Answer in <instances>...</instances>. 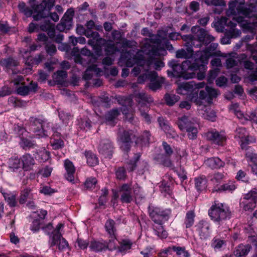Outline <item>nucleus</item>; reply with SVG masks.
<instances>
[{"label":"nucleus","mask_w":257,"mask_h":257,"mask_svg":"<svg viewBox=\"0 0 257 257\" xmlns=\"http://www.w3.org/2000/svg\"><path fill=\"white\" fill-rule=\"evenodd\" d=\"M184 224L186 228H190L193 225V211L190 210L186 213Z\"/></svg>","instance_id":"obj_62"},{"label":"nucleus","mask_w":257,"mask_h":257,"mask_svg":"<svg viewBox=\"0 0 257 257\" xmlns=\"http://www.w3.org/2000/svg\"><path fill=\"white\" fill-rule=\"evenodd\" d=\"M177 124L182 131L187 132L188 138L190 140H193V122L190 120L188 117L184 115L179 117L177 121Z\"/></svg>","instance_id":"obj_15"},{"label":"nucleus","mask_w":257,"mask_h":257,"mask_svg":"<svg viewBox=\"0 0 257 257\" xmlns=\"http://www.w3.org/2000/svg\"><path fill=\"white\" fill-rule=\"evenodd\" d=\"M150 132L148 131H145L143 134L135 140V143L137 145H140L141 147L148 146L151 138Z\"/></svg>","instance_id":"obj_35"},{"label":"nucleus","mask_w":257,"mask_h":257,"mask_svg":"<svg viewBox=\"0 0 257 257\" xmlns=\"http://www.w3.org/2000/svg\"><path fill=\"white\" fill-rule=\"evenodd\" d=\"M251 249V246L249 244H240L235 247L233 255L237 257H244L249 253Z\"/></svg>","instance_id":"obj_30"},{"label":"nucleus","mask_w":257,"mask_h":257,"mask_svg":"<svg viewBox=\"0 0 257 257\" xmlns=\"http://www.w3.org/2000/svg\"><path fill=\"white\" fill-rule=\"evenodd\" d=\"M148 210L150 218L154 223L167 221L171 214L170 209H163L151 205L148 206Z\"/></svg>","instance_id":"obj_4"},{"label":"nucleus","mask_w":257,"mask_h":257,"mask_svg":"<svg viewBox=\"0 0 257 257\" xmlns=\"http://www.w3.org/2000/svg\"><path fill=\"white\" fill-rule=\"evenodd\" d=\"M85 156L87 163L90 166H95L98 164L99 160L96 155L90 151H85Z\"/></svg>","instance_id":"obj_39"},{"label":"nucleus","mask_w":257,"mask_h":257,"mask_svg":"<svg viewBox=\"0 0 257 257\" xmlns=\"http://www.w3.org/2000/svg\"><path fill=\"white\" fill-rule=\"evenodd\" d=\"M119 115L120 112L118 108H113L104 115V122L107 125L114 126L116 124L117 118Z\"/></svg>","instance_id":"obj_22"},{"label":"nucleus","mask_w":257,"mask_h":257,"mask_svg":"<svg viewBox=\"0 0 257 257\" xmlns=\"http://www.w3.org/2000/svg\"><path fill=\"white\" fill-rule=\"evenodd\" d=\"M116 178L120 180H124L126 177V171L124 167H119L115 170Z\"/></svg>","instance_id":"obj_55"},{"label":"nucleus","mask_w":257,"mask_h":257,"mask_svg":"<svg viewBox=\"0 0 257 257\" xmlns=\"http://www.w3.org/2000/svg\"><path fill=\"white\" fill-rule=\"evenodd\" d=\"M243 66L247 70L246 78L250 82L257 81V67L254 68V64L250 61L245 60Z\"/></svg>","instance_id":"obj_19"},{"label":"nucleus","mask_w":257,"mask_h":257,"mask_svg":"<svg viewBox=\"0 0 257 257\" xmlns=\"http://www.w3.org/2000/svg\"><path fill=\"white\" fill-rule=\"evenodd\" d=\"M237 6V13L241 14L246 17L252 16V12L255 8L253 4L248 6L245 5V0H235Z\"/></svg>","instance_id":"obj_17"},{"label":"nucleus","mask_w":257,"mask_h":257,"mask_svg":"<svg viewBox=\"0 0 257 257\" xmlns=\"http://www.w3.org/2000/svg\"><path fill=\"white\" fill-rule=\"evenodd\" d=\"M218 44L216 43H211L205 50L201 51H197L194 54V58H195L196 64H199L202 67H203L204 64H207L208 59L210 56L220 55L221 52L218 51L214 53L212 51H215Z\"/></svg>","instance_id":"obj_5"},{"label":"nucleus","mask_w":257,"mask_h":257,"mask_svg":"<svg viewBox=\"0 0 257 257\" xmlns=\"http://www.w3.org/2000/svg\"><path fill=\"white\" fill-rule=\"evenodd\" d=\"M164 99L167 105L173 106L179 100L180 96L174 94L167 93L165 95Z\"/></svg>","instance_id":"obj_46"},{"label":"nucleus","mask_w":257,"mask_h":257,"mask_svg":"<svg viewBox=\"0 0 257 257\" xmlns=\"http://www.w3.org/2000/svg\"><path fill=\"white\" fill-rule=\"evenodd\" d=\"M172 250L176 252V254L181 257H189V253L185 250L184 247L173 246L172 247Z\"/></svg>","instance_id":"obj_59"},{"label":"nucleus","mask_w":257,"mask_h":257,"mask_svg":"<svg viewBox=\"0 0 257 257\" xmlns=\"http://www.w3.org/2000/svg\"><path fill=\"white\" fill-rule=\"evenodd\" d=\"M195 187L198 192L205 189L206 186L207 181L204 176L195 178Z\"/></svg>","instance_id":"obj_49"},{"label":"nucleus","mask_w":257,"mask_h":257,"mask_svg":"<svg viewBox=\"0 0 257 257\" xmlns=\"http://www.w3.org/2000/svg\"><path fill=\"white\" fill-rule=\"evenodd\" d=\"M177 92L180 94H188L187 98L189 100H193V81L183 82L180 84Z\"/></svg>","instance_id":"obj_20"},{"label":"nucleus","mask_w":257,"mask_h":257,"mask_svg":"<svg viewBox=\"0 0 257 257\" xmlns=\"http://www.w3.org/2000/svg\"><path fill=\"white\" fill-rule=\"evenodd\" d=\"M59 117L64 123H66L70 119L71 115L69 112L60 110L59 111Z\"/></svg>","instance_id":"obj_64"},{"label":"nucleus","mask_w":257,"mask_h":257,"mask_svg":"<svg viewBox=\"0 0 257 257\" xmlns=\"http://www.w3.org/2000/svg\"><path fill=\"white\" fill-rule=\"evenodd\" d=\"M207 64H204L203 67H202L199 64H196L195 58H194V75H195L194 71L198 70L199 72L197 73L196 77L198 80H203L205 76V66Z\"/></svg>","instance_id":"obj_40"},{"label":"nucleus","mask_w":257,"mask_h":257,"mask_svg":"<svg viewBox=\"0 0 257 257\" xmlns=\"http://www.w3.org/2000/svg\"><path fill=\"white\" fill-rule=\"evenodd\" d=\"M120 194V200L122 203H130L133 200L132 188L131 184H123L119 189Z\"/></svg>","instance_id":"obj_16"},{"label":"nucleus","mask_w":257,"mask_h":257,"mask_svg":"<svg viewBox=\"0 0 257 257\" xmlns=\"http://www.w3.org/2000/svg\"><path fill=\"white\" fill-rule=\"evenodd\" d=\"M235 137L240 139V147L242 149H246L247 145L250 143L255 142V139L248 136L244 127H238L236 130Z\"/></svg>","instance_id":"obj_14"},{"label":"nucleus","mask_w":257,"mask_h":257,"mask_svg":"<svg viewBox=\"0 0 257 257\" xmlns=\"http://www.w3.org/2000/svg\"><path fill=\"white\" fill-rule=\"evenodd\" d=\"M164 81L165 79L162 78L160 80L151 81L149 85V87L153 91H156L161 87L162 84L164 83Z\"/></svg>","instance_id":"obj_56"},{"label":"nucleus","mask_w":257,"mask_h":257,"mask_svg":"<svg viewBox=\"0 0 257 257\" xmlns=\"http://www.w3.org/2000/svg\"><path fill=\"white\" fill-rule=\"evenodd\" d=\"M256 201L257 189L253 188L244 195L241 204L245 211H251L256 207Z\"/></svg>","instance_id":"obj_10"},{"label":"nucleus","mask_w":257,"mask_h":257,"mask_svg":"<svg viewBox=\"0 0 257 257\" xmlns=\"http://www.w3.org/2000/svg\"><path fill=\"white\" fill-rule=\"evenodd\" d=\"M208 213L211 219L219 225H223L231 216L229 207L224 204L216 203L215 201L208 210Z\"/></svg>","instance_id":"obj_1"},{"label":"nucleus","mask_w":257,"mask_h":257,"mask_svg":"<svg viewBox=\"0 0 257 257\" xmlns=\"http://www.w3.org/2000/svg\"><path fill=\"white\" fill-rule=\"evenodd\" d=\"M31 191L30 188H26L21 191L19 200L21 204L25 203L28 199H31L32 197L33 194Z\"/></svg>","instance_id":"obj_43"},{"label":"nucleus","mask_w":257,"mask_h":257,"mask_svg":"<svg viewBox=\"0 0 257 257\" xmlns=\"http://www.w3.org/2000/svg\"><path fill=\"white\" fill-rule=\"evenodd\" d=\"M218 93L217 90L214 88L210 87L208 86H206L204 90H201L199 94V100H196L195 103L198 104L199 101L200 103L211 104L212 102L213 98L217 96Z\"/></svg>","instance_id":"obj_11"},{"label":"nucleus","mask_w":257,"mask_h":257,"mask_svg":"<svg viewBox=\"0 0 257 257\" xmlns=\"http://www.w3.org/2000/svg\"><path fill=\"white\" fill-rule=\"evenodd\" d=\"M118 101L119 104L122 105L121 108V112L122 114L125 115L126 117H128L129 115V107H131L132 104V100L129 98H125L123 99L121 97H119Z\"/></svg>","instance_id":"obj_36"},{"label":"nucleus","mask_w":257,"mask_h":257,"mask_svg":"<svg viewBox=\"0 0 257 257\" xmlns=\"http://www.w3.org/2000/svg\"><path fill=\"white\" fill-rule=\"evenodd\" d=\"M245 57V54H241L239 56L237 54H233V55H229L225 61L226 67L227 69H230L235 66H237L241 63V59Z\"/></svg>","instance_id":"obj_28"},{"label":"nucleus","mask_w":257,"mask_h":257,"mask_svg":"<svg viewBox=\"0 0 257 257\" xmlns=\"http://www.w3.org/2000/svg\"><path fill=\"white\" fill-rule=\"evenodd\" d=\"M64 167L66 171V173L64 176L65 179L70 182L74 183V173L75 168L73 163L67 159L64 162Z\"/></svg>","instance_id":"obj_27"},{"label":"nucleus","mask_w":257,"mask_h":257,"mask_svg":"<svg viewBox=\"0 0 257 257\" xmlns=\"http://www.w3.org/2000/svg\"><path fill=\"white\" fill-rule=\"evenodd\" d=\"M89 247L92 250L96 252L105 250L107 249L112 250L116 248L115 244L112 245V243L110 244V242L107 243L106 242H102L97 241H91Z\"/></svg>","instance_id":"obj_23"},{"label":"nucleus","mask_w":257,"mask_h":257,"mask_svg":"<svg viewBox=\"0 0 257 257\" xmlns=\"http://www.w3.org/2000/svg\"><path fill=\"white\" fill-rule=\"evenodd\" d=\"M18 8L20 12L23 14L27 17H30L33 14V10L27 6L26 3L24 2H20Z\"/></svg>","instance_id":"obj_45"},{"label":"nucleus","mask_w":257,"mask_h":257,"mask_svg":"<svg viewBox=\"0 0 257 257\" xmlns=\"http://www.w3.org/2000/svg\"><path fill=\"white\" fill-rule=\"evenodd\" d=\"M49 236V240L48 241V244L50 247H52L56 245H57L59 240L62 237V235L61 233L52 232V233Z\"/></svg>","instance_id":"obj_41"},{"label":"nucleus","mask_w":257,"mask_h":257,"mask_svg":"<svg viewBox=\"0 0 257 257\" xmlns=\"http://www.w3.org/2000/svg\"><path fill=\"white\" fill-rule=\"evenodd\" d=\"M5 199L8 202V204L11 207H15L17 204V202L16 201V197L15 195L12 194L7 193L3 192L1 191Z\"/></svg>","instance_id":"obj_51"},{"label":"nucleus","mask_w":257,"mask_h":257,"mask_svg":"<svg viewBox=\"0 0 257 257\" xmlns=\"http://www.w3.org/2000/svg\"><path fill=\"white\" fill-rule=\"evenodd\" d=\"M133 245V242L128 239H122L119 242V246H118V250L119 252H125L127 250L131 248Z\"/></svg>","instance_id":"obj_48"},{"label":"nucleus","mask_w":257,"mask_h":257,"mask_svg":"<svg viewBox=\"0 0 257 257\" xmlns=\"http://www.w3.org/2000/svg\"><path fill=\"white\" fill-rule=\"evenodd\" d=\"M30 126L32 131L39 137H47L48 136L47 131L45 130L46 119L41 117L31 116L29 118Z\"/></svg>","instance_id":"obj_7"},{"label":"nucleus","mask_w":257,"mask_h":257,"mask_svg":"<svg viewBox=\"0 0 257 257\" xmlns=\"http://www.w3.org/2000/svg\"><path fill=\"white\" fill-rule=\"evenodd\" d=\"M116 51V48L113 44L105 43L104 44V51L107 56L113 54Z\"/></svg>","instance_id":"obj_61"},{"label":"nucleus","mask_w":257,"mask_h":257,"mask_svg":"<svg viewBox=\"0 0 257 257\" xmlns=\"http://www.w3.org/2000/svg\"><path fill=\"white\" fill-rule=\"evenodd\" d=\"M75 11L73 8L68 9L61 20L60 23L56 26V29L59 32L67 31L73 26V18Z\"/></svg>","instance_id":"obj_9"},{"label":"nucleus","mask_w":257,"mask_h":257,"mask_svg":"<svg viewBox=\"0 0 257 257\" xmlns=\"http://www.w3.org/2000/svg\"><path fill=\"white\" fill-rule=\"evenodd\" d=\"M184 46L185 49H181L176 52L177 58L189 59L193 58V46L190 43H185Z\"/></svg>","instance_id":"obj_21"},{"label":"nucleus","mask_w":257,"mask_h":257,"mask_svg":"<svg viewBox=\"0 0 257 257\" xmlns=\"http://www.w3.org/2000/svg\"><path fill=\"white\" fill-rule=\"evenodd\" d=\"M135 99L138 103L139 108L144 107L148 109L147 103L153 101L152 97L145 93H138L135 96Z\"/></svg>","instance_id":"obj_24"},{"label":"nucleus","mask_w":257,"mask_h":257,"mask_svg":"<svg viewBox=\"0 0 257 257\" xmlns=\"http://www.w3.org/2000/svg\"><path fill=\"white\" fill-rule=\"evenodd\" d=\"M8 104L14 107H22L26 104V102L17 97L12 96L8 99Z\"/></svg>","instance_id":"obj_42"},{"label":"nucleus","mask_w":257,"mask_h":257,"mask_svg":"<svg viewBox=\"0 0 257 257\" xmlns=\"http://www.w3.org/2000/svg\"><path fill=\"white\" fill-rule=\"evenodd\" d=\"M55 24L51 23L50 20H45L39 26L40 29L44 32H47L50 38H53L55 33Z\"/></svg>","instance_id":"obj_31"},{"label":"nucleus","mask_w":257,"mask_h":257,"mask_svg":"<svg viewBox=\"0 0 257 257\" xmlns=\"http://www.w3.org/2000/svg\"><path fill=\"white\" fill-rule=\"evenodd\" d=\"M235 182L233 181H228L227 183L221 185L218 189L219 191L232 192L236 189Z\"/></svg>","instance_id":"obj_50"},{"label":"nucleus","mask_w":257,"mask_h":257,"mask_svg":"<svg viewBox=\"0 0 257 257\" xmlns=\"http://www.w3.org/2000/svg\"><path fill=\"white\" fill-rule=\"evenodd\" d=\"M51 144L54 150H59L64 146V142L61 138H51Z\"/></svg>","instance_id":"obj_54"},{"label":"nucleus","mask_w":257,"mask_h":257,"mask_svg":"<svg viewBox=\"0 0 257 257\" xmlns=\"http://www.w3.org/2000/svg\"><path fill=\"white\" fill-rule=\"evenodd\" d=\"M9 170L10 172H16L21 169V159L18 158H11L8 162Z\"/></svg>","instance_id":"obj_37"},{"label":"nucleus","mask_w":257,"mask_h":257,"mask_svg":"<svg viewBox=\"0 0 257 257\" xmlns=\"http://www.w3.org/2000/svg\"><path fill=\"white\" fill-rule=\"evenodd\" d=\"M113 145L112 142L109 139L101 140L98 151L104 158L111 159L113 153Z\"/></svg>","instance_id":"obj_12"},{"label":"nucleus","mask_w":257,"mask_h":257,"mask_svg":"<svg viewBox=\"0 0 257 257\" xmlns=\"http://www.w3.org/2000/svg\"><path fill=\"white\" fill-rule=\"evenodd\" d=\"M245 28L251 32V34L246 35L242 38V41L247 42L253 39L254 35L255 33V28H257V21L253 22L252 23L246 22L243 24Z\"/></svg>","instance_id":"obj_34"},{"label":"nucleus","mask_w":257,"mask_h":257,"mask_svg":"<svg viewBox=\"0 0 257 257\" xmlns=\"http://www.w3.org/2000/svg\"><path fill=\"white\" fill-rule=\"evenodd\" d=\"M21 163L22 164V169L24 171H29L32 170L35 164L34 158L29 154H25L21 158Z\"/></svg>","instance_id":"obj_26"},{"label":"nucleus","mask_w":257,"mask_h":257,"mask_svg":"<svg viewBox=\"0 0 257 257\" xmlns=\"http://www.w3.org/2000/svg\"><path fill=\"white\" fill-rule=\"evenodd\" d=\"M0 64L2 66L7 68H11L12 67L17 66L19 63L12 57H9L7 58L3 59L0 62Z\"/></svg>","instance_id":"obj_44"},{"label":"nucleus","mask_w":257,"mask_h":257,"mask_svg":"<svg viewBox=\"0 0 257 257\" xmlns=\"http://www.w3.org/2000/svg\"><path fill=\"white\" fill-rule=\"evenodd\" d=\"M165 222L155 223L156 225H153V229L155 234L160 238H166L168 236V233L165 230L163 224Z\"/></svg>","instance_id":"obj_38"},{"label":"nucleus","mask_w":257,"mask_h":257,"mask_svg":"<svg viewBox=\"0 0 257 257\" xmlns=\"http://www.w3.org/2000/svg\"><path fill=\"white\" fill-rule=\"evenodd\" d=\"M20 145L25 150L34 148L37 146L36 144L35 143L34 141L28 139L23 138H21Z\"/></svg>","instance_id":"obj_53"},{"label":"nucleus","mask_w":257,"mask_h":257,"mask_svg":"<svg viewBox=\"0 0 257 257\" xmlns=\"http://www.w3.org/2000/svg\"><path fill=\"white\" fill-rule=\"evenodd\" d=\"M204 135L206 140L212 144L223 146L226 144V137L224 132H218L216 129H211Z\"/></svg>","instance_id":"obj_8"},{"label":"nucleus","mask_w":257,"mask_h":257,"mask_svg":"<svg viewBox=\"0 0 257 257\" xmlns=\"http://www.w3.org/2000/svg\"><path fill=\"white\" fill-rule=\"evenodd\" d=\"M214 40V37L207 31L198 26H194V47H199L202 44L206 45Z\"/></svg>","instance_id":"obj_6"},{"label":"nucleus","mask_w":257,"mask_h":257,"mask_svg":"<svg viewBox=\"0 0 257 257\" xmlns=\"http://www.w3.org/2000/svg\"><path fill=\"white\" fill-rule=\"evenodd\" d=\"M81 55L76 56L75 62L82 65L89 64L96 60L95 55L88 49H82L81 51Z\"/></svg>","instance_id":"obj_13"},{"label":"nucleus","mask_w":257,"mask_h":257,"mask_svg":"<svg viewBox=\"0 0 257 257\" xmlns=\"http://www.w3.org/2000/svg\"><path fill=\"white\" fill-rule=\"evenodd\" d=\"M205 165L211 169H219L224 167L225 163L217 157L208 158L204 161Z\"/></svg>","instance_id":"obj_32"},{"label":"nucleus","mask_w":257,"mask_h":257,"mask_svg":"<svg viewBox=\"0 0 257 257\" xmlns=\"http://www.w3.org/2000/svg\"><path fill=\"white\" fill-rule=\"evenodd\" d=\"M46 5L47 3L45 2H43V3L37 5L34 4L31 5V7L34 11L37 13L46 14Z\"/></svg>","instance_id":"obj_57"},{"label":"nucleus","mask_w":257,"mask_h":257,"mask_svg":"<svg viewBox=\"0 0 257 257\" xmlns=\"http://www.w3.org/2000/svg\"><path fill=\"white\" fill-rule=\"evenodd\" d=\"M224 178L225 175L223 173L216 172L212 175L210 181L214 184H218L220 183Z\"/></svg>","instance_id":"obj_60"},{"label":"nucleus","mask_w":257,"mask_h":257,"mask_svg":"<svg viewBox=\"0 0 257 257\" xmlns=\"http://www.w3.org/2000/svg\"><path fill=\"white\" fill-rule=\"evenodd\" d=\"M141 155L140 153L135 154L132 160L129 161L127 163V170L128 172L134 171L137 167V163L140 160Z\"/></svg>","instance_id":"obj_47"},{"label":"nucleus","mask_w":257,"mask_h":257,"mask_svg":"<svg viewBox=\"0 0 257 257\" xmlns=\"http://www.w3.org/2000/svg\"><path fill=\"white\" fill-rule=\"evenodd\" d=\"M168 65L176 73L177 78L189 79L193 78V62L186 60L180 65L178 60L172 59L168 62Z\"/></svg>","instance_id":"obj_2"},{"label":"nucleus","mask_w":257,"mask_h":257,"mask_svg":"<svg viewBox=\"0 0 257 257\" xmlns=\"http://www.w3.org/2000/svg\"><path fill=\"white\" fill-rule=\"evenodd\" d=\"M171 181L169 178L166 176L163 179L162 181L160 182L159 185L160 190L161 193L164 194V196H166L167 194L171 195L172 193V190L171 188Z\"/></svg>","instance_id":"obj_33"},{"label":"nucleus","mask_w":257,"mask_h":257,"mask_svg":"<svg viewBox=\"0 0 257 257\" xmlns=\"http://www.w3.org/2000/svg\"><path fill=\"white\" fill-rule=\"evenodd\" d=\"M137 138V131L133 130H123L118 135L120 148L125 153L131 150L132 144Z\"/></svg>","instance_id":"obj_3"},{"label":"nucleus","mask_w":257,"mask_h":257,"mask_svg":"<svg viewBox=\"0 0 257 257\" xmlns=\"http://www.w3.org/2000/svg\"><path fill=\"white\" fill-rule=\"evenodd\" d=\"M115 224V221L112 219H109L106 220L105 224V230L111 238V239L109 240L110 244L113 243L116 239Z\"/></svg>","instance_id":"obj_29"},{"label":"nucleus","mask_w":257,"mask_h":257,"mask_svg":"<svg viewBox=\"0 0 257 257\" xmlns=\"http://www.w3.org/2000/svg\"><path fill=\"white\" fill-rule=\"evenodd\" d=\"M79 127L83 131H87L91 127V121L88 118H81L78 124Z\"/></svg>","instance_id":"obj_52"},{"label":"nucleus","mask_w":257,"mask_h":257,"mask_svg":"<svg viewBox=\"0 0 257 257\" xmlns=\"http://www.w3.org/2000/svg\"><path fill=\"white\" fill-rule=\"evenodd\" d=\"M57 245L60 251H63L67 248L69 249V250H70L68 241L63 236L59 240Z\"/></svg>","instance_id":"obj_63"},{"label":"nucleus","mask_w":257,"mask_h":257,"mask_svg":"<svg viewBox=\"0 0 257 257\" xmlns=\"http://www.w3.org/2000/svg\"><path fill=\"white\" fill-rule=\"evenodd\" d=\"M37 82L32 81L28 85L21 86L17 88L16 92L21 96L28 95L30 93H35L38 91Z\"/></svg>","instance_id":"obj_18"},{"label":"nucleus","mask_w":257,"mask_h":257,"mask_svg":"<svg viewBox=\"0 0 257 257\" xmlns=\"http://www.w3.org/2000/svg\"><path fill=\"white\" fill-rule=\"evenodd\" d=\"M41 221L40 219H34L32 222V224H31L30 230L33 233L38 232L41 228Z\"/></svg>","instance_id":"obj_58"},{"label":"nucleus","mask_w":257,"mask_h":257,"mask_svg":"<svg viewBox=\"0 0 257 257\" xmlns=\"http://www.w3.org/2000/svg\"><path fill=\"white\" fill-rule=\"evenodd\" d=\"M196 227L201 238L206 239L209 236L210 225L208 222L204 220L200 221Z\"/></svg>","instance_id":"obj_25"}]
</instances>
